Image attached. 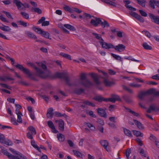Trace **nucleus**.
<instances>
[{"label": "nucleus", "instance_id": "nucleus-24", "mask_svg": "<svg viewBox=\"0 0 159 159\" xmlns=\"http://www.w3.org/2000/svg\"><path fill=\"white\" fill-rule=\"evenodd\" d=\"M0 80L3 81H6L7 80H14V79L7 76H1L0 77Z\"/></svg>", "mask_w": 159, "mask_h": 159}, {"label": "nucleus", "instance_id": "nucleus-14", "mask_svg": "<svg viewBox=\"0 0 159 159\" xmlns=\"http://www.w3.org/2000/svg\"><path fill=\"white\" fill-rule=\"evenodd\" d=\"M125 46L122 44H119L115 47L114 46V48H113L116 51L119 52L124 51L125 49Z\"/></svg>", "mask_w": 159, "mask_h": 159}, {"label": "nucleus", "instance_id": "nucleus-23", "mask_svg": "<svg viewBox=\"0 0 159 159\" xmlns=\"http://www.w3.org/2000/svg\"><path fill=\"white\" fill-rule=\"evenodd\" d=\"M53 109L51 107L49 108L47 111V116L48 118H52L53 115L54 114L53 112Z\"/></svg>", "mask_w": 159, "mask_h": 159}, {"label": "nucleus", "instance_id": "nucleus-21", "mask_svg": "<svg viewBox=\"0 0 159 159\" xmlns=\"http://www.w3.org/2000/svg\"><path fill=\"white\" fill-rule=\"evenodd\" d=\"M1 152H2L3 153L4 155L7 156L9 159H13V158H14L13 156H11L12 154L8 152L7 151L5 150L4 149H2L1 150Z\"/></svg>", "mask_w": 159, "mask_h": 159}, {"label": "nucleus", "instance_id": "nucleus-62", "mask_svg": "<svg viewBox=\"0 0 159 159\" xmlns=\"http://www.w3.org/2000/svg\"><path fill=\"white\" fill-rule=\"evenodd\" d=\"M34 31L39 34H41L42 33L43 30H42L41 29L39 28H37L35 27L34 28Z\"/></svg>", "mask_w": 159, "mask_h": 159}, {"label": "nucleus", "instance_id": "nucleus-19", "mask_svg": "<svg viewBox=\"0 0 159 159\" xmlns=\"http://www.w3.org/2000/svg\"><path fill=\"white\" fill-rule=\"evenodd\" d=\"M133 120L135 124L139 129L143 130L144 129V126L140 122L135 119H134Z\"/></svg>", "mask_w": 159, "mask_h": 159}, {"label": "nucleus", "instance_id": "nucleus-30", "mask_svg": "<svg viewBox=\"0 0 159 159\" xmlns=\"http://www.w3.org/2000/svg\"><path fill=\"white\" fill-rule=\"evenodd\" d=\"M142 46L144 49L146 50H151L152 49V47L148 45L147 43H143Z\"/></svg>", "mask_w": 159, "mask_h": 159}, {"label": "nucleus", "instance_id": "nucleus-33", "mask_svg": "<svg viewBox=\"0 0 159 159\" xmlns=\"http://www.w3.org/2000/svg\"><path fill=\"white\" fill-rule=\"evenodd\" d=\"M84 89H76L74 90V93L78 95L81 94L82 93H84Z\"/></svg>", "mask_w": 159, "mask_h": 159}, {"label": "nucleus", "instance_id": "nucleus-4", "mask_svg": "<svg viewBox=\"0 0 159 159\" xmlns=\"http://www.w3.org/2000/svg\"><path fill=\"white\" fill-rule=\"evenodd\" d=\"M86 75L84 73H81L80 75V79L81 81L79 82L80 84L84 86L90 87L93 85V83L86 79Z\"/></svg>", "mask_w": 159, "mask_h": 159}, {"label": "nucleus", "instance_id": "nucleus-12", "mask_svg": "<svg viewBox=\"0 0 159 159\" xmlns=\"http://www.w3.org/2000/svg\"><path fill=\"white\" fill-rule=\"evenodd\" d=\"M148 15L152 22L159 25V16H155L150 13Z\"/></svg>", "mask_w": 159, "mask_h": 159}, {"label": "nucleus", "instance_id": "nucleus-52", "mask_svg": "<svg viewBox=\"0 0 159 159\" xmlns=\"http://www.w3.org/2000/svg\"><path fill=\"white\" fill-rule=\"evenodd\" d=\"M83 103L84 104H85L87 105H88L89 106H91L93 107L95 106V105L94 104H93L91 102H90L89 101H84L83 102Z\"/></svg>", "mask_w": 159, "mask_h": 159}, {"label": "nucleus", "instance_id": "nucleus-39", "mask_svg": "<svg viewBox=\"0 0 159 159\" xmlns=\"http://www.w3.org/2000/svg\"><path fill=\"white\" fill-rule=\"evenodd\" d=\"M2 143L5 144L8 146H11L13 144L11 140L8 139L6 140L5 138L4 139L3 143Z\"/></svg>", "mask_w": 159, "mask_h": 159}, {"label": "nucleus", "instance_id": "nucleus-50", "mask_svg": "<svg viewBox=\"0 0 159 159\" xmlns=\"http://www.w3.org/2000/svg\"><path fill=\"white\" fill-rule=\"evenodd\" d=\"M20 14L24 18L28 19L29 18V15L25 12H21Z\"/></svg>", "mask_w": 159, "mask_h": 159}, {"label": "nucleus", "instance_id": "nucleus-38", "mask_svg": "<svg viewBox=\"0 0 159 159\" xmlns=\"http://www.w3.org/2000/svg\"><path fill=\"white\" fill-rule=\"evenodd\" d=\"M111 56L115 59L117 60L120 61L122 62V59L121 57L117 55L116 54L111 53Z\"/></svg>", "mask_w": 159, "mask_h": 159}, {"label": "nucleus", "instance_id": "nucleus-9", "mask_svg": "<svg viewBox=\"0 0 159 159\" xmlns=\"http://www.w3.org/2000/svg\"><path fill=\"white\" fill-rule=\"evenodd\" d=\"M63 8L64 10L70 13L75 12L77 13H80L82 12L81 10H80L77 8L73 7L70 8L68 6L66 5H65Z\"/></svg>", "mask_w": 159, "mask_h": 159}, {"label": "nucleus", "instance_id": "nucleus-56", "mask_svg": "<svg viewBox=\"0 0 159 159\" xmlns=\"http://www.w3.org/2000/svg\"><path fill=\"white\" fill-rule=\"evenodd\" d=\"M2 13L5 14L7 16L8 18H11L12 19H13V18L12 17L10 13L8 12H7L5 11H2Z\"/></svg>", "mask_w": 159, "mask_h": 159}, {"label": "nucleus", "instance_id": "nucleus-13", "mask_svg": "<svg viewBox=\"0 0 159 159\" xmlns=\"http://www.w3.org/2000/svg\"><path fill=\"white\" fill-rule=\"evenodd\" d=\"M93 78V80L96 84L99 85L100 84L101 82L99 80L98 78L97 74L93 73H91L89 74Z\"/></svg>", "mask_w": 159, "mask_h": 159}, {"label": "nucleus", "instance_id": "nucleus-64", "mask_svg": "<svg viewBox=\"0 0 159 159\" xmlns=\"http://www.w3.org/2000/svg\"><path fill=\"white\" fill-rule=\"evenodd\" d=\"M139 153L142 156H144V157H146L145 153V152L144 150L143 149H140Z\"/></svg>", "mask_w": 159, "mask_h": 159}, {"label": "nucleus", "instance_id": "nucleus-11", "mask_svg": "<svg viewBox=\"0 0 159 159\" xmlns=\"http://www.w3.org/2000/svg\"><path fill=\"white\" fill-rule=\"evenodd\" d=\"M99 42L102 45V48L105 49H109L111 48H113L114 47V46L112 44L105 42L104 41H100Z\"/></svg>", "mask_w": 159, "mask_h": 159}, {"label": "nucleus", "instance_id": "nucleus-36", "mask_svg": "<svg viewBox=\"0 0 159 159\" xmlns=\"http://www.w3.org/2000/svg\"><path fill=\"white\" fill-rule=\"evenodd\" d=\"M123 98L125 101L127 103H130L132 102L131 99L129 96L127 95H124L123 96Z\"/></svg>", "mask_w": 159, "mask_h": 159}, {"label": "nucleus", "instance_id": "nucleus-31", "mask_svg": "<svg viewBox=\"0 0 159 159\" xmlns=\"http://www.w3.org/2000/svg\"><path fill=\"white\" fill-rule=\"evenodd\" d=\"M92 34L95 36L96 39L99 40V42L100 41H104V40L102 38V36L101 35L94 33H93Z\"/></svg>", "mask_w": 159, "mask_h": 159}, {"label": "nucleus", "instance_id": "nucleus-16", "mask_svg": "<svg viewBox=\"0 0 159 159\" xmlns=\"http://www.w3.org/2000/svg\"><path fill=\"white\" fill-rule=\"evenodd\" d=\"M97 112L98 114L101 116L106 118L107 113L105 110L102 108H98L97 109Z\"/></svg>", "mask_w": 159, "mask_h": 159}, {"label": "nucleus", "instance_id": "nucleus-59", "mask_svg": "<svg viewBox=\"0 0 159 159\" xmlns=\"http://www.w3.org/2000/svg\"><path fill=\"white\" fill-rule=\"evenodd\" d=\"M0 19L3 22L8 23L9 21L4 17L2 14L0 15Z\"/></svg>", "mask_w": 159, "mask_h": 159}, {"label": "nucleus", "instance_id": "nucleus-6", "mask_svg": "<svg viewBox=\"0 0 159 159\" xmlns=\"http://www.w3.org/2000/svg\"><path fill=\"white\" fill-rule=\"evenodd\" d=\"M29 131L27 133L26 136L27 137L30 139H33V135L36 134V131L35 128L33 126H29L27 129Z\"/></svg>", "mask_w": 159, "mask_h": 159}, {"label": "nucleus", "instance_id": "nucleus-42", "mask_svg": "<svg viewBox=\"0 0 159 159\" xmlns=\"http://www.w3.org/2000/svg\"><path fill=\"white\" fill-rule=\"evenodd\" d=\"M129 85L132 87L135 88H139L141 87V85L136 84L134 83H131L129 84Z\"/></svg>", "mask_w": 159, "mask_h": 159}, {"label": "nucleus", "instance_id": "nucleus-15", "mask_svg": "<svg viewBox=\"0 0 159 159\" xmlns=\"http://www.w3.org/2000/svg\"><path fill=\"white\" fill-rule=\"evenodd\" d=\"M102 78L103 80V83L107 87H111L114 84L113 81H110L105 78L102 77Z\"/></svg>", "mask_w": 159, "mask_h": 159}, {"label": "nucleus", "instance_id": "nucleus-61", "mask_svg": "<svg viewBox=\"0 0 159 159\" xmlns=\"http://www.w3.org/2000/svg\"><path fill=\"white\" fill-rule=\"evenodd\" d=\"M34 11L38 13L39 14H41L42 13L41 10L37 7H36L34 8Z\"/></svg>", "mask_w": 159, "mask_h": 159}, {"label": "nucleus", "instance_id": "nucleus-18", "mask_svg": "<svg viewBox=\"0 0 159 159\" xmlns=\"http://www.w3.org/2000/svg\"><path fill=\"white\" fill-rule=\"evenodd\" d=\"M93 99L99 102L104 101L107 102V98H105L101 96H97L93 98Z\"/></svg>", "mask_w": 159, "mask_h": 159}, {"label": "nucleus", "instance_id": "nucleus-20", "mask_svg": "<svg viewBox=\"0 0 159 159\" xmlns=\"http://www.w3.org/2000/svg\"><path fill=\"white\" fill-rule=\"evenodd\" d=\"M100 143L102 146L107 151H109V150L107 148V146L108 145V142L106 140H102L100 141Z\"/></svg>", "mask_w": 159, "mask_h": 159}, {"label": "nucleus", "instance_id": "nucleus-29", "mask_svg": "<svg viewBox=\"0 0 159 159\" xmlns=\"http://www.w3.org/2000/svg\"><path fill=\"white\" fill-rule=\"evenodd\" d=\"M124 131L125 134L126 136H128L129 137H132V135L131 134V131L129 129H127L126 128H124Z\"/></svg>", "mask_w": 159, "mask_h": 159}, {"label": "nucleus", "instance_id": "nucleus-37", "mask_svg": "<svg viewBox=\"0 0 159 159\" xmlns=\"http://www.w3.org/2000/svg\"><path fill=\"white\" fill-rule=\"evenodd\" d=\"M133 132L134 134L136 136H141L142 137L143 136V134L141 133L140 131L133 130Z\"/></svg>", "mask_w": 159, "mask_h": 159}, {"label": "nucleus", "instance_id": "nucleus-7", "mask_svg": "<svg viewBox=\"0 0 159 159\" xmlns=\"http://www.w3.org/2000/svg\"><path fill=\"white\" fill-rule=\"evenodd\" d=\"M13 3L16 5L19 10H22L24 8H28L29 7V5L27 3H25L23 4L20 1L18 0H13Z\"/></svg>", "mask_w": 159, "mask_h": 159}, {"label": "nucleus", "instance_id": "nucleus-63", "mask_svg": "<svg viewBox=\"0 0 159 159\" xmlns=\"http://www.w3.org/2000/svg\"><path fill=\"white\" fill-rule=\"evenodd\" d=\"M139 12L140 14H141V15L142 16H143L144 17H146L147 16V14L146 13V12H145V11H143L142 10H139Z\"/></svg>", "mask_w": 159, "mask_h": 159}, {"label": "nucleus", "instance_id": "nucleus-43", "mask_svg": "<svg viewBox=\"0 0 159 159\" xmlns=\"http://www.w3.org/2000/svg\"><path fill=\"white\" fill-rule=\"evenodd\" d=\"M156 1L155 0H151L149 2V5L152 8H155V5H156Z\"/></svg>", "mask_w": 159, "mask_h": 159}, {"label": "nucleus", "instance_id": "nucleus-34", "mask_svg": "<svg viewBox=\"0 0 159 159\" xmlns=\"http://www.w3.org/2000/svg\"><path fill=\"white\" fill-rule=\"evenodd\" d=\"M64 26L65 28L70 30L74 31L76 30L75 28L73 26L69 24H65Z\"/></svg>", "mask_w": 159, "mask_h": 159}, {"label": "nucleus", "instance_id": "nucleus-48", "mask_svg": "<svg viewBox=\"0 0 159 159\" xmlns=\"http://www.w3.org/2000/svg\"><path fill=\"white\" fill-rule=\"evenodd\" d=\"M125 6L129 10L131 11H136V9L132 7L131 6L128 5H125Z\"/></svg>", "mask_w": 159, "mask_h": 159}, {"label": "nucleus", "instance_id": "nucleus-32", "mask_svg": "<svg viewBox=\"0 0 159 159\" xmlns=\"http://www.w3.org/2000/svg\"><path fill=\"white\" fill-rule=\"evenodd\" d=\"M54 114V116L57 117H61L62 116H64L66 118L67 117V116L65 114H62L61 113L57 111L55 112Z\"/></svg>", "mask_w": 159, "mask_h": 159}, {"label": "nucleus", "instance_id": "nucleus-40", "mask_svg": "<svg viewBox=\"0 0 159 159\" xmlns=\"http://www.w3.org/2000/svg\"><path fill=\"white\" fill-rule=\"evenodd\" d=\"M102 1L104 2V3H106L108 5H111L114 7H116V4L114 2L112 1L108 2L106 1V0H102Z\"/></svg>", "mask_w": 159, "mask_h": 159}, {"label": "nucleus", "instance_id": "nucleus-45", "mask_svg": "<svg viewBox=\"0 0 159 159\" xmlns=\"http://www.w3.org/2000/svg\"><path fill=\"white\" fill-rule=\"evenodd\" d=\"M138 3L143 7H145L146 1L145 0H136Z\"/></svg>", "mask_w": 159, "mask_h": 159}, {"label": "nucleus", "instance_id": "nucleus-57", "mask_svg": "<svg viewBox=\"0 0 159 159\" xmlns=\"http://www.w3.org/2000/svg\"><path fill=\"white\" fill-rule=\"evenodd\" d=\"M149 139L151 140V141H152L153 142H155L157 140V138L154 135H153L152 134H150V137L149 138Z\"/></svg>", "mask_w": 159, "mask_h": 159}, {"label": "nucleus", "instance_id": "nucleus-60", "mask_svg": "<svg viewBox=\"0 0 159 159\" xmlns=\"http://www.w3.org/2000/svg\"><path fill=\"white\" fill-rule=\"evenodd\" d=\"M1 85L3 88H5L11 90V87L10 86H8L6 84H1Z\"/></svg>", "mask_w": 159, "mask_h": 159}, {"label": "nucleus", "instance_id": "nucleus-27", "mask_svg": "<svg viewBox=\"0 0 159 159\" xmlns=\"http://www.w3.org/2000/svg\"><path fill=\"white\" fill-rule=\"evenodd\" d=\"M26 35L30 38L34 39H37L36 36L34 35L33 34L29 31H26L25 32Z\"/></svg>", "mask_w": 159, "mask_h": 159}, {"label": "nucleus", "instance_id": "nucleus-28", "mask_svg": "<svg viewBox=\"0 0 159 159\" xmlns=\"http://www.w3.org/2000/svg\"><path fill=\"white\" fill-rule=\"evenodd\" d=\"M57 138L60 142L64 141L65 139V136L63 134L59 133L57 135Z\"/></svg>", "mask_w": 159, "mask_h": 159}, {"label": "nucleus", "instance_id": "nucleus-55", "mask_svg": "<svg viewBox=\"0 0 159 159\" xmlns=\"http://www.w3.org/2000/svg\"><path fill=\"white\" fill-rule=\"evenodd\" d=\"M136 18L141 22L143 23L144 21V19L143 18L141 17L139 15H138Z\"/></svg>", "mask_w": 159, "mask_h": 159}, {"label": "nucleus", "instance_id": "nucleus-53", "mask_svg": "<svg viewBox=\"0 0 159 159\" xmlns=\"http://www.w3.org/2000/svg\"><path fill=\"white\" fill-rule=\"evenodd\" d=\"M124 58L126 59H128L129 60H131L132 61H133L137 62H139L140 61L139 60H136L134 59V58H132V57L131 56H129L128 57H125Z\"/></svg>", "mask_w": 159, "mask_h": 159}, {"label": "nucleus", "instance_id": "nucleus-25", "mask_svg": "<svg viewBox=\"0 0 159 159\" xmlns=\"http://www.w3.org/2000/svg\"><path fill=\"white\" fill-rule=\"evenodd\" d=\"M0 29L4 31L9 32L10 31L11 29L8 26L2 25V26H0Z\"/></svg>", "mask_w": 159, "mask_h": 159}, {"label": "nucleus", "instance_id": "nucleus-47", "mask_svg": "<svg viewBox=\"0 0 159 159\" xmlns=\"http://www.w3.org/2000/svg\"><path fill=\"white\" fill-rule=\"evenodd\" d=\"M150 109H151L152 111H159V108L158 107H156L155 105L154 104H152L150 106Z\"/></svg>", "mask_w": 159, "mask_h": 159}, {"label": "nucleus", "instance_id": "nucleus-46", "mask_svg": "<svg viewBox=\"0 0 159 159\" xmlns=\"http://www.w3.org/2000/svg\"><path fill=\"white\" fill-rule=\"evenodd\" d=\"M146 95L147 94L146 92L141 91L139 93L138 96L140 99L142 100L143 97Z\"/></svg>", "mask_w": 159, "mask_h": 159}, {"label": "nucleus", "instance_id": "nucleus-35", "mask_svg": "<svg viewBox=\"0 0 159 159\" xmlns=\"http://www.w3.org/2000/svg\"><path fill=\"white\" fill-rule=\"evenodd\" d=\"M38 65L39 66L41 67L44 70V71H42L43 72H44L46 71H49V72H50L49 70H46L47 66H46L45 64H44L43 63H39L38 64ZM50 76L47 77H49L51 76L50 72ZM47 78V77L46 78Z\"/></svg>", "mask_w": 159, "mask_h": 159}, {"label": "nucleus", "instance_id": "nucleus-26", "mask_svg": "<svg viewBox=\"0 0 159 159\" xmlns=\"http://www.w3.org/2000/svg\"><path fill=\"white\" fill-rule=\"evenodd\" d=\"M125 109H126L130 113H132L133 115L139 117V114L131 110L129 108H127L125 107H124Z\"/></svg>", "mask_w": 159, "mask_h": 159}, {"label": "nucleus", "instance_id": "nucleus-3", "mask_svg": "<svg viewBox=\"0 0 159 159\" xmlns=\"http://www.w3.org/2000/svg\"><path fill=\"white\" fill-rule=\"evenodd\" d=\"M90 23L95 26H97L99 24H100L103 28L110 26L109 24L107 21L104 20H102L100 18H95V20L92 19Z\"/></svg>", "mask_w": 159, "mask_h": 159}, {"label": "nucleus", "instance_id": "nucleus-51", "mask_svg": "<svg viewBox=\"0 0 159 159\" xmlns=\"http://www.w3.org/2000/svg\"><path fill=\"white\" fill-rule=\"evenodd\" d=\"M73 152L74 155L78 157H80L82 156L81 153L78 151L73 150Z\"/></svg>", "mask_w": 159, "mask_h": 159}, {"label": "nucleus", "instance_id": "nucleus-22", "mask_svg": "<svg viewBox=\"0 0 159 159\" xmlns=\"http://www.w3.org/2000/svg\"><path fill=\"white\" fill-rule=\"evenodd\" d=\"M59 129V130L63 131L64 129V122L63 120L60 119L58 121Z\"/></svg>", "mask_w": 159, "mask_h": 159}, {"label": "nucleus", "instance_id": "nucleus-8", "mask_svg": "<svg viewBox=\"0 0 159 159\" xmlns=\"http://www.w3.org/2000/svg\"><path fill=\"white\" fill-rule=\"evenodd\" d=\"M55 76L57 78L64 79L67 83L69 82V78L66 72H57L55 74Z\"/></svg>", "mask_w": 159, "mask_h": 159}, {"label": "nucleus", "instance_id": "nucleus-5", "mask_svg": "<svg viewBox=\"0 0 159 159\" xmlns=\"http://www.w3.org/2000/svg\"><path fill=\"white\" fill-rule=\"evenodd\" d=\"M9 150L14 155L12 154L14 158L12 159H27V157L20 152L15 151L12 148H9Z\"/></svg>", "mask_w": 159, "mask_h": 159}, {"label": "nucleus", "instance_id": "nucleus-1", "mask_svg": "<svg viewBox=\"0 0 159 159\" xmlns=\"http://www.w3.org/2000/svg\"><path fill=\"white\" fill-rule=\"evenodd\" d=\"M28 64L33 67L36 71L37 76L41 78H46L50 75V72L48 71H46L44 72H43L40 68L35 66L31 63H28Z\"/></svg>", "mask_w": 159, "mask_h": 159}, {"label": "nucleus", "instance_id": "nucleus-17", "mask_svg": "<svg viewBox=\"0 0 159 159\" xmlns=\"http://www.w3.org/2000/svg\"><path fill=\"white\" fill-rule=\"evenodd\" d=\"M48 125L49 128L52 129V132L54 133H57L58 131L56 129L55 126L51 121H49L48 122Z\"/></svg>", "mask_w": 159, "mask_h": 159}, {"label": "nucleus", "instance_id": "nucleus-2", "mask_svg": "<svg viewBox=\"0 0 159 159\" xmlns=\"http://www.w3.org/2000/svg\"><path fill=\"white\" fill-rule=\"evenodd\" d=\"M15 66L18 69L26 74L27 75L28 77L30 80L34 81H37V79L34 76V74L32 73L29 69L24 68L22 65L19 64Z\"/></svg>", "mask_w": 159, "mask_h": 159}, {"label": "nucleus", "instance_id": "nucleus-10", "mask_svg": "<svg viewBox=\"0 0 159 159\" xmlns=\"http://www.w3.org/2000/svg\"><path fill=\"white\" fill-rule=\"evenodd\" d=\"M117 101H120L121 99L120 97L116 94H111L110 98H107V102H110L115 103Z\"/></svg>", "mask_w": 159, "mask_h": 159}, {"label": "nucleus", "instance_id": "nucleus-58", "mask_svg": "<svg viewBox=\"0 0 159 159\" xmlns=\"http://www.w3.org/2000/svg\"><path fill=\"white\" fill-rule=\"evenodd\" d=\"M147 94H152L155 93V89H151L148 91H146Z\"/></svg>", "mask_w": 159, "mask_h": 159}, {"label": "nucleus", "instance_id": "nucleus-54", "mask_svg": "<svg viewBox=\"0 0 159 159\" xmlns=\"http://www.w3.org/2000/svg\"><path fill=\"white\" fill-rule=\"evenodd\" d=\"M41 34L44 37L46 38H49V35L48 33L45 31H43Z\"/></svg>", "mask_w": 159, "mask_h": 159}, {"label": "nucleus", "instance_id": "nucleus-49", "mask_svg": "<svg viewBox=\"0 0 159 159\" xmlns=\"http://www.w3.org/2000/svg\"><path fill=\"white\" fill-rule=\"evenodd\" d=\"M125 6L129 10L131 11H136V9L132 7L131 6L128 5H125Z\"/></svg>", "mask_w": 159, "mask_h": 159}, {"label": "nucleus", "instance_id": "nucleus-41", "mask_svg": "<svg viewBox=\"0 0 159 159\" xmlns=\"http://www.w3.org/2000/svg\"><path fill=\"white\" fill-rule=\"evenodd\" d=\"M60 55L69 60H71V56L70 55L64 53H61L60 54Z\"/></svg>", "mask_w": 159, "mask_h": 159}, {"label": "nucleus", "instance_id": "nucleus-44", "mask_svg": "<svg viewBox=\"0 0 159 159\" xmlns=\"http://www.w3.org/2000/svg\"><path fill=\"white\" fill-rule=\"evenodd\" d=\"M84 124L90 128L92 130L94 131L95 127L92 124L89 123H85Z\"/></svg>", "mask_w": 159, "mask_h": 159}]
</instances>
